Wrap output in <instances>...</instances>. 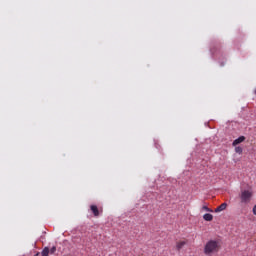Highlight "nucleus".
<instances>
[{
  "mask_svg": "<svg viewBox=\"0 0 256 256\" xmlns=\"http://www.w3.org/2000/svg\"><path fill=\"white\" fill-rule=\"evenodd\" d=\"M57 251V246H53L51 249H50V255H55V252Z\"/></svg>",
  "mask_w": 256,
  "mask_h": 256,
  "instance_id": "12",
  "label": "nucleus"
},
{
  "mask_svg": "<svg viewBox=\"0 0 256 256\" xmlns=\"http://www.w3.org/2000/svg\"><path fill=\"white\" fill-rule=\"evenodd\" d=\"M251 197H253V193L249 190H243L240 194L241 203H247L251 202Z\"/></svg>",
  "mask_w": 256,
  "mask_h": 256,
  "instance_id": "3",
  "label": "nucleus"
},
{
  "mask_svg": "<svg viewBox=\"0 0 256 256\" xmlns=\"http://www.w3.org/2000/svg\"><path fill=\"white\" fill-rule=\"evenodd\" d=\"M202 211H207L208 213H213V210L205 205L202 207Z\"/></svg>",
  "mask_w": 256,
  "mask_h": 256,
  "instance_id": "11",
  "label": "nucleus"
},
{
  "mask_svg": "<svg viewBox=\"0 0 256 256\" xmlns=\"http://www.w3.org/2000/svg\"><path fill=\"white\" fill-rule=\"evenodd\" d=\"M235 153H238L239 155L243 154V148L241 146H235Z\"/></svg>",
  "mask_w": 256,
  "mask_h": 256,
  "instance_id": "10",
  "label": "nucleus"
},
{
  "mask_svg": "<svg viewBox=\"0 0 256 256\" xmlns=\"http://www.w3.org/2000/svg\"><path fill=\"white\" fill-rule=\"evenodd\" d=\"M221 249V244L219 240H210L204 246L205 255H213V253H218Z\"/></svg>",
  "mask_w": 256,
  "mask_h": 256,
  "instance_id": "2",
  "label": "nucleus"
},
{
  "mask_svg": "<svg viewBox=\"0 0 256 256\" xmlns=\"http://www.w3.org/2000/svg\"><path fill=\"white\" fill-rule=\"evenodd\" d=\"M49 253H51L50 249H49V247L46 246L43 248V250L41 252V256H49Z\"/></svg>",
  "mask_w": 256,
  "mask_h": 256,
  "instance_id": "9",
  "label": "nucleus"
},
{
  "mask_svg": "<svg viewBox=\"0 0 256 256\" xmlns=\"http://www.w3.org/2000/svg\"><path fill=\"white\" fill-rule=\"evenodd\" d=\"M39 255H41V253L37 252L35 256H39Z\"/></svg>",
  "mask_w": 256,
  "mask_h": 256,
  "instance_id": "13",
  "label": "nucleus"
},
{
  "mask_svg": "<svg viewBox=\"0 0 256 256\" xmlns=\"http://www.w3.org/2000/svg\"><path fill=\"white\" fill-rule=\"evenodd\" d=\"M203 219H204V221H213V214L206 213V214H204Z\"/></svg>",
  "mask_w": 256,
  "mask_h": 256,
  "instance_id": "7",
  "label": "nucleus"
},
{
  "mask_svg": "<svg viewBox=\"0 0 256 256\" xmlns=\"http://www.w3.org/2000/svg\"><path fill=\"white\" fill-rule=\"evenodd\" d=\"M186 244H187V242H185V241L178 242L177 245H176L177 251H181V248L185 247Z\"/></svg>",
  "mask_w": 256,
  "mask_h": 256,
  "instance_id": "8",
  "label": "nucleus"
},
{
  "mask_svg": "<svg viewBox=\"0 0 256 256\" xmlns=\"http://www.w3.org/2000/svg\"><path fill=\"white\" fill-rule=\"evenodd\" d=\"M90 211H92L94 217H99V215H101V211H99V207H97V205L92 204L90 206Z\"/></svg>",
  "mask_w": 256,
  "mask_h": 256,
  "instance_id": "5",
  "label": "nucleus"
},
{
  "mask_svg": "<svg viewBox=\"0 0 256 256\" xmlns=\"http://www.w3.org/2000/svg\"><path fill=\"white\" fill-rule=\"evenodd\" d=\"M227 209V203H222L219 205L214 211L215 213H221V211H225Z\"/></svg>",
  "mask_w": 256,
  "mask_h": 256,
  "instance_id": "6",
  "label": "nucleus"
},
{
  "mask_svg": "<svg viewBox=\"0 0 256 256\" xmlns=\"http://www.w3.org/2000/svg\"><path fill=\"white\" fill-rule=\"evenodd\" d=\"M247 139V137L245 136H240L238 137L237 139H235L233 142H232V146L233 147H237V145H241V143H244V141Z\"/></svg>",
  "mask_w": 256,
  "mask_h": 256,
  "instance_id": "4",
  "label": "nucleus"
},
{
  "mask_svg": "<svg viewBox=\"0 0 256 256\" xmlns=\"http://www.w3.org/2000/svg\"><path fill=\"white\" fill-rule=\"evenodd\" d=\"M254 93H255V95H256V89H255Z\"/></svg>",
  "mask_w": 256,
  "mask_h": 256,
  "instance_id": "14",
  "label": "nucleus"
},
{
  "mask_svg": "<svg viewBox=\"0 0 256 256\" xmlns=\"http://www.w3.org/2000/svg\"><path fill=\"white\" fill-rule=\"evenodd\" d=\"M210 53L212 58L220 63V67L225 66V61H227V59L223 57V52L221 51V42L213 40L210 45Z\"/></svg>",
  "mask_w": 256,
  "mask_h": 256,
  "instance_id": "1",
  "label": "nucleus"
}]
</instances>
